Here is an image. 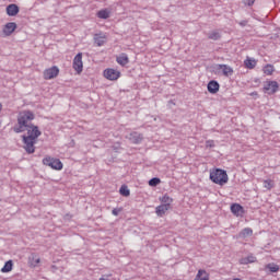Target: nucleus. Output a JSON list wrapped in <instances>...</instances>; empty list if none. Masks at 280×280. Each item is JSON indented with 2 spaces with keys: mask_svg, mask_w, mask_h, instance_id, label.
Listing matches in <instances>:
<instances>
[{
  "mask_svg": "<svg viewBox=\"0 0 280 280\" xmlns=\"http://www.w3.org/2000/svg\"><path fill=\"white\" fill-rule=\"evenodd\" d=\"M28 121H34V113L31 110H24L19 114L18 127H14V132H25L27 130V136H23L24 150L27 154H34L36 152V142L42 132L38 130V126L27 125Z\"/></svg>",
  "mask_w": 280,
  "mask_h": 280,
  "instance_id": "nucleus-1",
  "label": "nucleus"
},
{
  "mask_svg": "<svg viewBox=\"0 0 280 280\" xmlns=\"http://www.w3.org/2000/svg\"><path fill=\"white\" fill-rule=\"evenodd\" d=\"M209 178L214 185H219L220 187H224L229 183V174L222 168L210 170Z\"/></svg>",
  "mask_w": 280,
  "mask_h": 280,
  "instance_id": "nucleus-2",
  "label": "nucleus"
},
{
  "mask_svg": "<svg viewBox=\"0 0 280 280\" xmlns=\"http://www.w3.org/2000/svg\"><path fill=\"white\" fill-rule=\"evenodd\" d=\"M43 165H46V167H50V170H55L57 172H60L62 167H65L60 159L51 158L49 155L43 159Z\"/></svg>",
  "mask_w": 280,
  "mask_h": 280,
  "instance_id": "nucleus-3",
  "label": "nucleus"
},
{
  "mask_svg": "<svg viewBox=\"0 0 280 280\" xmlns=\"http://www.w3.org/2000/svg\"><path fill=\"white\" fill-rule=\"evenodd\" d=\"M103 77L106 80H109V82H117V80L121 78V71L114 68H107L103 71Z\"/></svg>",
  "mask_w": 280,
  "mask_h": 280,
  "instance_id": "nucleus-4",
  "label": "nucleus"
},
{
  "mask_svg": "<svg viewBox=\"0 0 280 280\" xmlns=\"http://www.w3.org/2000/svg\"><path fill=\"white\" fill-rule=\"evenodd\" d=\"M60 74V69L58 68V66H52L50 68H47L46 70H44V80H54V78H58V75Z\"/></svg>",
  "mask_w": 280,
  "mask_h": 280,
  "instance_id": "nucleus-5",
  "label": "nucleus"
},
{
  "mask_svg": "<svg viewBox=\"0 0 280 280\" xmlns=\"http://www.w3.org/2000/svg\"><path fill=\"white\" fill-rule=\"evenodd\" d=\"M279 91V82L266 81L264 85V92L268 95H275Z\"/></svg>",
  "mask_w": 280,
  "mask_h": 280,
  "instance_id": "nucleus-6",
  "label": "nucleus"
},
{
  "mask_svg": "<svg viewBox=\"0 0 280 280\" xmlns=\"http://www.w3.org/2000/svg\"><path fill=\"white\" fill-rule=\"evenodd\" d=\"M72 67H73L74 71H77L78 75H80V73H82V71L84 70V63L82 62V52H79L74 57Z\"/></svg>",
  "mask_w": 280,
  "mask_h": 280,
  "instance_id": "nucleus-7",
  "label": "nucleus"
},
{
  "mask_svg": "<svg viewBox=\"0 0 280 280\" xmlns=\"http://www.w3.org/2000/svg\"><path fill=\"white\" fill-rule=\"evenodd\" d=\"M231 212L233 213V215H236V218H242V215H244L245 213L244 207H242V205L240 203H232Z\"/></svg>",
  "mask_w": 280,
  "mask_h": 280,
  "instance_id": "nucleus-8",
  "label": "nucleus"
},
{
  "mask_svg": "<svg viewBox=\"0 0 280 280\" xmlns=\"http://www.w3.org/2000/svg\"><path fill=\"white\" fill-rule=\"evenodd\" d=\"M217 69H219V71H222V74L225 75V78H229L234 73L233 68L229 65H218Z\"/></svg>",
  "mask_w": 280,
  "mask_h": 280,
  "instance_id": "nucleus-9",
  "label": "nucleus"
},
{
  "mask_svg": "<svg viewBox=\"0 0 280 280\" xmlns=\"http://www.w3.org/2000/svg\"><path fill=\"white\" fill-rule=\"evenodd\" d=\"M15 30H16V23L9 22L3 27V34H4V36H12V34L15 32Z\"/></svg>",
  "mask_w": 280,
  "mask_h": 280,
  "instance_id": "nucleus-10",
  "label": "nucleus"
},
{
  "mask_svg": "<svg viewBox=\"0 0 280 280\" xmlns=\"http://www.w3.org/2000/svg\"><path fill=\"white\" fill-rule=\"evenodd\" d=\"M161 205H164L172 209V205L174 202V198L170 197V195L164 194L162 197L159 198Z\"/></svg>",
  "mask_w": 280,
  "mask_h": 280,
  "instance_id": "nucleus-11",
  "label": "nucleus"
},
{
  "mask_svg": "<svg viewBox=\"0 0 280 280\" xmlns=\"http://www.w3.org/2000/svg\"><path fill=\"white\" fill-rule=\"evenodd\" d=\"M170 209H172V208L161 203L160 206H158L155 208V213H156L158 218H163L165 215V213H167V211H170Z\"/></svg>",
  "mask_w": 280,
  "mask_h": 280,
  "instance_id": "nucleus-12",
  "label": "nucleus"
},
{
  "mask_svg": "<svg viewBox=\"0 0 280 280\" xmlns=\"http://www.w3.org/2000/svg\"><path fill=\"white\" fill-rule=\"evenodd\" d=\"M208 91L212 94L215 95L218 91H220V83L218 81L212 80L208 83Z\"/></svg>",
  "mask_w": 280,
  "mask_h": 280,
  "instance_id": "nucleus-13",
  "label": "nucleus"
},
{
  "mask_svg": "<svg viewBox=\"0 0 280 280\" xmlns=\"http://www.w3.org/2000/svg\"><path fill=\"white\" fill-rule=\"evenodd\" d=\"M19 12H20V9H19V5H16V4H9L7 7L8 16H16V14H19Z\"/></svg>",
  "mask_w": 280,
  "mask_h": 280,
  "instance_id": "nucleus-14",
  "label": "nucleus"
},
{
  "mask_svg": "<svg viewBox=\"0 0 280 280\" xmlns=\"http://www.w3.org/2000/svg\"><path fill=\"white\" fill-rule=\"evenodd\" d=\"M116 61L118 65H120V67H126V65L130 62V59L128 58V55L121 54L116 58Z\"/></svg>",
  "mask_w": 280,
  "mask_h": 280,
  "instance_id": "nucleus-15",
  "label": "nucleus"
},
{
  "mask_svg": "<svg viewBox=\"0 0 280 280\" xmlns=\"http://www.w3.org/2000/svg\"><path fill=\"white\" fill-rule=\"evenodd\" d=\"M194 280H209V272L205 269H199Z\"/></svg>",
  "mask_w": 280,
  "mask_h": 280,
  "instance_id": "nucleus-16",
  "label": "nucleus"
},
{
  "mask_svg": "<svg viewBox=\"0 0 280 280\" xmlns=\"http://www.w3.org/2000/svg\"><path fill=\"white\" fill-rule=\"evenodd\" d=\"M255 261H257V257L253 255L240 259V264H242L243 266H246L248 264H255Z\"/></svg>",
  "mask_w": 280,
  "mask_h": 280,
  "instance_id": "nucleus-17",
  "label": "nucleus"
},
{
  "mask_svg": "<svg viewBox=\"0 0 280 280\" xmlns=\"http://www.w3.org/2000/svg\"><path fill=\"white\" fill-rule=\"evenodd\" d=\"M244 65L246 69H255V67H257V60L253 58H247L245 59Z\"/></svg>",
  "mask_w": 280,
  "mask_h": 280,
  "instance_id": "nucleus-18",
  "label": "nucleus"
},
{
  "mask_svg": "<svg viewBox=\"0 0 280 280\" xmlns=\"http://www.w3.org/2000/svg\"><path fill=\"white\" fill-rule=\"evenodd\" d=\"M96 16L98 19H109L110 18V11L108 9H103L96 13Z\"/></svg>",
  "mask_w": 280,
  "mask_h": 280,
  "instance_id": "nucleus-19",
  "label": "nucleus"
},
{
  "mask_svg": "<svg viewBox=\"0 0 280 280\" xmlns=\"http://www.w3.org/2000/svg\"><path fill=\"white\" fill-rule=\"evenodd\" d=\"M12 268H14V262H12V260H9L4 264L1 272H12Z\"/></svg>",
  "mask_w": 280,
  "mask_h": 280,
  "instance_id": "nucleus-20",
  "label": "nucleus"
},
{
  "mask_svg": "<svg viewBox=\"0 0 280 280\" xmlns=\"http://www.w3.org/2000/svg\"><path fill=\"white\" fill-rule=\"evenodd\" d=\"M262 71H264L265 75H272V73H275V66L267 65L264 67Z\"/></svg>",
  "mask_w": 280,
  "mask_h": 280,
  "instance_id": "nucleus-21",
  "label": "nucleus"
},
{
  "mask_svg": "<svg viewBox=\"0 0 280 280\" xmlns=\"http://www.w3.org/2000/svg\"><path fill=\"white\" fill-rule=\"evenodd\" d=\"M95 44L97 45V47H102V45H104V43H106V36H98L96 35L94 37Z\"/></svg>",
  "mask_w": 280,
  "mask_h": 280,
  "instance_id": "nucleus-22",
  "label": "nucleus"
},
{
  "mask_svg": "<svg viewBox=\"0 0 280 280\" xmlns=\"http://www.w3.org/2000/svg\"><path fill=\"white\" fill-rule=\"evenodd\" d=\"M119 194H120V196L128 198V196H130V189H128V186L122 185L119 189Z\"/></svg>",
  "mask_w": 280,
  "mask_h": 280,
  "instance_id": "nucleus-23",
  "label": "nucleus"
},
{
  "mask_svg": "<svg viewBox=\"0 0 280 280\" xmlns=\"http://www.w3.org/2000/svg\"><path fill=\"white\" fill-rule=\"evenodd\" d=\"M241 237H250L253 235V229L250 228H245L241 233Z\"/></svg>",
  "mask_w": 280,
  "mask_h": 280,
  "instance_id": "nucleus-24",
  "label": "nucleus"
},
{
  "mask_svg": "<svg viewBox=\"0 0 280 280\" xmlns=\"http://www.w3.org/2000/svg\"><path fill=\"white\" fill-rule=\"evenodd\" d=\"M267 270L270 272H279V265L271 262L266 266Z\"/></svg>",
  "mask_w": 280,
  "mask_h": 280,
  "instance_id": "nucleus-25",
  "label": "nucleus"
},
{
  "mask_svg": "<svg viewBox=\"0 0 280 280\" xmlns=\"http://www.w3.org/2000/svg\"><path fill=\"white\" fill-rule=\"evenodd\" d=\"M130 139H131V141H133V143H139L141 141V139H143V137H141V135H139L137 132H132L130 135Z\"/></svg>",
  "mask_w": 280,
  "mask_h": 280,
  "instance_id": "nucleus-26",
  "label": "nucleus"
},
{
  "mask_svg": "<svg viewBox=\"0 0 280 280\" xmlns=\"http://www.w3.org/2000/svg\"><path fill=\"white\" fill-rule=\"evenodd\" d=\"M264 187L265 189H272V187H275V182L272 179H265L264 180Z\"/></svg>",
  "mask_w": 280,
  "mask_h": 280,
  "instance_id": "nucleus-27",
  "label": "nucleus"
},
{
  "mask_svg": "<svg viewBox=\"0 0 280 280\" xmlns=\"http://www.w3.org/2000/svg\"><path fill=\"white\" fill-rule=\"evenodd\" d=\"M150 187H156V185H161V178L153 177L149 180Z\"/></svg>",
  "mask_w": 280,
  "mask_h": 280,
  "instance_id": "nucleus-28",
  "label": "nucleus"
},
{
  "mask_svg": "<svg viewBox=\"0 0 280 280\" xmlns=\"http://www.w3.org/2000/svg\"><path fill=\"white\" fill-rule=\"evenodd\" d=\"M208 38H210V40H218V39H220V33L212 32L209 34Z\"/></svg>",
  "mask_w": 280,
  "mask_h": 280,
  "instance_id": "nucleus-29",
  "label": "nucleus"
},
{
  "mask_svg": "<svg viewBox=\"0 0 280 280\" xmlns=\"http://www.w3.org/2000/svg\"><path fill=\"white\" fill-rule=\"evenodd\" d=\"M206 147L215 148V142L213 140H208V141H206Z\"/></svg>",
  "mask_w": 280,
  "mask_h": 280,
  "instance_id": "nucleus-30",
  "label": "nucleus"
},
{
  "mask_svg": "<svg viewBox=\"0 0 280 280\" xmlns=\"http://www.w3.org/2000/svg\"><path fill=\"white\" fill-rule=\"evenodd\" d=\"M121 211H124V209L115 208V209H113L112 213H113V215H119V213H121Z\"/></svg>",
  "mask_w": 280,
  "mask_h": 280,
  "instance_id": "nucleus-31",
  "label": "nucleus"
},
{
  "mask_svg": "<svg viewBox=\"0 0 280 280\" xmlns=\"http://www.w3.org/2000/svg\"><path fill=\"white\" fill-rule=\"evenodd\" d=\"M243 3L245 4V5H255V0H243Z\"/></svg>",
  "mask_w": 280,
  "mask_h": 280,
  "instance_id": "nucleus-32",
  "label": "nucleus"
},
{
  "mask_svg": "<svg viewBox=\"0 0 280 280\" xmlns=\"http://www.w3.org/2000/svg\"><path fill=\"white\" fill-rule=\"evenodd\" d=\"M35 264H40V258H36Z\"/></svg>",
  "mask_w": 280,
  "mask_h": 280,
  "instance_id": "nucleus-33",
  "label": "nucleus"
},
{
  "mask_svg": "<svg viewBox=\"0 0 280 280\" xmlns=\"http://www.w3.org/2000/svg\"><path fill=\"white\" fill-rule=\"evenodd\" d=\"M252 95H257V92H255V93H252Z\"/></svg>",
  "mask_w": 280,
  "mask_h": 280,
  "instance_id": "nucleus-34",
  "label": "nucleus"
},
{
  "mask_svg": "<svg viewBox=\"0 0 280 280\" xmlns=\"http://www.w3.org/2000/svg\"><path fill=\"white\" fill-rule=\"evenodd\" d=\"M108 277H113V275H108Z\"/></svg>",
  "mask_w": 280,
  "mask_h": 280,
  "instance_id": "nucleus-35",
  "label": "nucleus"
}]
</instances>
